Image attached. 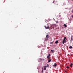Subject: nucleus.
Listing matches in <instances>:
<instances>
[{
    "label": "nucleus",
    "instance_id": "obj_26",
    "mask_svg": "<svg viewBox=\"0 0 73 73\" xmlns=\"http://www.w3.org/2000/svg\"><path fill=\"white\" fill-rule=\"evenodd\" d=\"M42 70H43V68H42Z\"/></svg>",
    "mask_w": 73,
    "mask_h": 73
},
{
    "label": "nucleus",
    "instance_id": "obj_2",
    "mask_svg": "<svg viewBox=\"0 0 73 73\" xmlns=\"http://www.w3.org/2000/svg\"><path fill=\"white\" fill-rule=\"evenodd\" d=\"M53 3L54 4H56V5H58L57 4V2L56 1H53Z\"/></svg>",
    "mask_w": 73,
    "mask_h": 73
},
{
    "label": "nucleus",
    "instance_id": "obj_5",
    "mask_svg": "<svg viewBox=\"0 0 73 73\" xmlns=\"http://www.w3.org/2000/svg\"><path fill=\"white\" fill-rule=\"evenodd\" d=\"M46 66H44V70H46Z\"/></svg>",
    "mask_w": 73,
    "mask_h": 73
},
{
    "label": "nucleus",
    "instance_id": "obj_9",
    "mask_svg": "<svg viewBox=\"0 0 73 73\" xmlns=\"http://www.w3.org/2000/svg\"><path fill=\"white\" fill-rule=\"evenodd\" d=\"M73 47L72 46H70V47H69V48L70 49H71V48H72Z\"/></svg>",
    "mask_w": 73,
    "mask_h": 73
},
{
    "label": "nucleus",
    "instance_id": "obj_11",
    "mask_svg": "<svg viewBox=\"0 0 73 73\" xmlns=\"http://www.w3.org/2000/svg\"><path fill=\"white\" fill-rule=\"evenodd\" d=\"M63 42V44H64L65 42H64V40H63V42Z\"/></svg>",
    "mask_w": 73,
    "mask_h": 73
},
{
    "label": "nucleus",
    "instance_id": "obj_13",
    "mask_svg": "<svg viewBox=\"0 0 73 73\" xmlns=\"http://www.w3.org/2000/svg\"><path fill=\"white\" fill-rule=\"evenodd\" d=\"M50 28L51 29H52V28H53V27H52V26H50Z\"/></svg>",
    "mask_w": 73,
    "mask_h": 73
},
{
    "label": "nucleus",
    "instance_id": "obj_20",
    "mask_svg": "<svg viewBox=\"0 0 73 73\" xmlns=\"http://www.w3.org/2000/svg\"><path fill=\"white\" fill-rule=\"evenodd\" d=\"M53 43V42H51V44H52Z\"/></svg>",
    "mask_w": 73,
    "mask_h": 73
},
{
    "label": "nucleus",
    "instance_id": "obj_1",
    "mask_svg": "<svg viewBox=\"0 0 73 73\" xmlns=\"http://www.w3.org/2000/svg\"><path fill=\"white\" fill-rule=\"evenodd\" d=\"M49 35H47L46 36V38L45 39V40L46 41H48V40L49 39Z\"/></svg>",
    "mask_w": 73,
    "mask_h": 73
},
{
    "label": "nucleus",
    "instance_id": "obj_14",
    "mask_svg": "<svg viewBox=\"0 0 73 73\" xmlns=\"http://www.w3.org/2000/svg\"><path fill=\"white\" fill-rule=\"evenodd\" d=\"M40 60H43L44 61L45 60V59H42L41 58H40Z\"/></svg>",
    "mask_w": 73,
    "mask_h": 73
},
{
    "label": "nucleus",
    "instance_id": "obj_15",
    "mask_svg": "<svg viewBox=\"0 0 73 73\" xmlns=\"http://www.w3.org/2000/svg\"><path fill=\"white\" fill-rule=\"evenodd\" d=\"M71 41H72V40H73V38H72V36H71Z\"/></svg>",
    "mask_w": 73,
    "mask_h": 73
},
{
    "label": "nucleus",
    "instance_id": "obj_7",
    "mask_svg": "<svg viewBox=\"0 0 73 73\" xmlns=\"http://www.w3.org/2000/svg\"><path fill=\"white\" fill-rule=\"evenodd\" d=\"M54 66H57V64H56L55 63L53 65Z\"/></svg>",
    "mask_w": 73,
    "mask_h": 73
},
{
    "label": "nucleus",
    "instance_id": "obj_19",
    "mask_svg": "<svg viewBox=\"0 0 73 73\" xmlns=\"http://www.w3.org/2000/svg\"><path fill=\"white\" fill-rule=\"evenodd\" d=\"M47 67H48V66H49V65H48V64H47Z\"/></svg>",
    "mask_w": 73,
    "mask_h": 73
},
{
    "label": "nucleus",
    "instance_id": "obj_4",
    "mask_svg": "<svg viewBox=\"0 0 73 73\" xmlns=\"http://www.w3.org/2000/svg\"><path fill=\"white\" fill-rule=\"evenodd\" d=\"M50 54H49V55L47 56V58L48 60H49V57H50Z\"/></svg>",
    "mask_w": 73,
    "mask_h": 73
},
{
    "label": "nucleus",
    "instance_id": "obj_22",
    "mask_svg": "<svg viewBox=\"0 0 73 73\" xmlns=\"http://www.w3.org/2000/svg\"><path fill=\"white\" fill-rule=\"evenodd\" d=\"M72 13H73V10H72Z\"/></svg>",
    "mask_w": 73,
    "mask_h": 73
},
{
    "label": "nucleus",
    "instance_id": "obj_12",
    "mask_svg": "<svg viewBox=\"0 0 73 73\" xmlns=\"http://www.w3.org/2000/svg\"><path fill=\"white\" fill-rule=\"evenodd\" d=\"M51 59H50V60H48V62H50V61H51Z\"/></svg>",
    "mask_w": 73,
    "mask_h": 73
},
{
    "label": "nucleus",
    "instance_id": "obj_23",
    "mask_svg": "<svg viewBox=\"0 0 73 73\" xmlns=\"http://www.w3.org/2000/svg\"><path fill=\"white\" fill-rule=\"evenodd\" d=\"M64 42H66V40H64Z\"/></svg>",
    "mask_w": 73,
    "mask_h": 73
},
{
    "label": "nucleus",
    "instance_id": "obj_18",
    "mask_svg": "<svg viewBox=\"0 0 73 73\" xmlns=\"http://www.w3.org/2000/svg\"><path fill=\"white\" fill-rule=\"evenodd\" d=\"M54 26H55V27H56L57 25H56V24H55L54 25Z\"/></svg>",
    "mask_w": 73,
    "mask_h": 73
},
{
    "label": "nucleus",
    "instance_id": "obj_21",
    "mask_svg": "<svg viewBox=\"0 0 73 73\" xmlns=\"http://www.w3.org/2000/svg\"><path fill=\"white\" fill-rule=\"evenodd\" d=\"M67 68H69V67L68 66L67 67Z\"/></svg>",
    "mask_w": 73,
    "mask_h": 73
},
{
    "label": "nucleus",
    "instance_id": "obj_6",
    "mask_svg": "<svg viewBox=\"0 0 73 73\" xmlns=\"http://www.w3.org/2000/svg\"><path fill=\"white\" fill-rule=\"evenodd\" d=\"M64 26L66 28V27H67V25L65 24H64Z\"/></svg>",
    "mask_w": 73,
    "mask_h": 73
},
{
    "label": "nucleus",
    "instance_id": "obj_8",
    "mask_svg": "<svg viewBox=\"0 0 73 73\" xmlns=\"http://www.w3.org/2000/svg\"><path fill=\"white\" fill-rule=\"evenodd\" d=\"M72 65H73V64L72 63H71L70 64V67H72Z\"/></svg>",
    "mask_w": 73,
    "mask_h": 73
},
{
    "label": "nucleus",
    "instance_id": "obj_3",
    "mask_svg": "<svg viewBox=\"0 0 73 73\" xmlns=\"http://www.w3.org/2000/svg\"><path fill=\"white\" fill-rule=\"evenodd\" d=\"M45 27L46 29H49V28L50 27L49 26H48L47 27L46 26H45Z\"/></svg>",
    "mask_w": 73,
    "mask_h": 73
},
{
    "label": "nucleus",
    "instance_id": "obj_17",
    "mask_svg": "<svg viewBox=\"0 0 73 73\" xmlns=\"http://www.w3.org/2000/svg\"><path fill=\"white\" fill-rule=\"evenodd\" d=\"M66 40V37H65L64 38V40Z\"/></svg>",
    "mask_w": 73,
    "mask_h": 73
},
{
    "label": "nucleus",
    "instance_id": "obj_24",
    "mask_svg": "<svg viewBox=\"0 0 73 73\" xmlns=\"http://www.w3.org/2000/svg\"><path fill=\"white\" fill-rule=\"evenodd\" d=\"M42 73H43V70H42Z\"/></svg>",
    "mask_w": 73,
    "mask_h": 73
},
{
    "label": "nucleus",
    "instance_id": "obj_16",
    "mask_svg": "<svg viewBox=\"0 0 73 73\" xmlns=\"http://www.w3.org/2000/svg\"><path fill=\"white\" fill-rule=\"evenodd\" d=\"M51 51L52 52V53H53L54 52V50H51Z\"/></svg>",
    "mask_w": 73,
    "mask_h": 73
},
{
    "label": "nucleus",
    "instance_id": "obj_10",
    "mask_svg": "<svg viewBox=\"0 0 73 73\" xmlns=\"http://www.w3.org/2000/svg\"><path fill=\"white\" fill-rule=\"evenodd\" d=\"M55 44H57L58 43V41H56L55 42Z\"/></svg>",
    "mask_w": 73,
    "mask_h": 73
},
{
    "label": "nucleus",
    "instance_id": "obj_25",
    "mask_svg": "<svg viewBox=\"0 0 73 73\" xmlns=\"http://www.w3.org/2000/svg\"><path fill=\"white\" fill-rule=\"evenodd\" d=\"M72 17H73V15H72Z\"/></svg>",
    "mask_w": 73,
    "mask_h": 73
}]
</instances>
